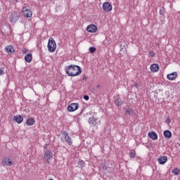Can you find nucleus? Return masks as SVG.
<instances>
[{"instance_id":"nucleus-27","label":"nucleus","mask_w":180,"mask_h":180,"mask_svg":"<svg viewBox=\"0 0 180 180\" xmlns=\"http://www.w3.org/2000/svg\"><path fill=\"white\" fill-rule=\"evenodd\" d=\"M4 74H5V72L1 68H0V76L4 75Z\"/></svg>"},{"instance_id":"nucleus-14","label":"nucleus","mask_w":180,"mask_h":180,"mask_svg":"<svg viewBox=\"0 0 180 180\" xmlns=\"http://www.w3.org/2000/svg\"><path fill=\"white\" fill-rule=\"evenodd\" d=\"M150 70L152 72H158L160 71V65L158 64H152L150 66Z\"/></svg>"},{"instance_id":"nucleus-25","label":"nucleus","mask_w":180,"mask_h":180,"mask_svg":"<svg viewBox=\"0 0 180 180\" xmlns=\"http://www.w3.org/2000/svg\"><path fill=\"white\" fill-rule=\"evenodd\" d=\"M89 51H90V53H95V51H96V48L91 46L89 48Z\"/></svg>"},{"instance_id":"nucleus-16","label":"nucleus","mask_w":180,"mask_h":180,"mask_svg":"<svg viewBox=\"0 0 180 180\" xmlns=\"http://www.w3.org/2000/svg\"><path fill=\"white\" fill-rule=\"evenodd\" d=\"M167 161H168V158L167 156H162L158 159V162L161 165H164Z\"/></svg>"},{"instance_id":"nucleus-18","label":"nucleus","mask_w":180,"mask_h":180,"mask_svg":"<svg viewBox=\"0 0 180 180\" xmlns=\"http://www.w3.org/2000/svg\"><path fill=\"white\" fill-rule=\"evenodd\" d=\"M34 123H36V120H34L33 117L29 118L26 121V124L27 126H33Z\"/></svg>"},{"instance_id":"nucleus-12","label":"nucleus","mask_w":180,"mask_h":180,"mask_svg":"<svg viewBox=\"0 0 180 180\" xmlns=\"http://www.w3.org/2000/svg\"><path fill=\"white\" fill-rule=\"evenodd\" d=\"M88 123L90 126H96L98 124V119L95 118L94 117H91L89 119Z\"/></svg>"},{"instance_id":"nucleus-22","label":"nucleus","mask_w":180,"mask_h":180,"mask_svg":"<svg viewBox=\"0 0 180 180\" xmlns=\"http://www.w3.org/2000/svg\"><path fill=\"white\" fill-rule=\"evenodd\" d=\"M172 174H174V175H179V172H180V170L179 169H178L177 167H176L175 169H174L172 171Z\"/></svg>"},{"instance_id":"nucleus-21","label":"nucleus","mask_w":180,"mask_h":180,"mask_svg":"<svg viewBox=\"0 0 180 180\" xmlns=\"http://www.w3.org/2000/svg\"><path fill=\"white\" fill-rule=\"evenodd\" d=\"M115 104L117 105V106H122L123 105V101H122V98H117L115 100Z\"/></svg>"},{"instance_id":"nucleus-28","label":"nucleus","mask_w":180,"mask_h":180,"mask_svg":"<svg viewBox=\"0 0 180 180\" xmlns=\"http://www.w3.org/2000/svg\"><path fill=\"white\" fill-rule=\"evenodd\" d=\"M84 99H85V101H89V96H84Z\"/></svg>"},{"instance_id":"nucleus-17","label":"nucleus","mask_w":180,"mask_h":180,"mask_svg":"<svg viewBox=\"0 0 180 180\" xmlns=\"http://www.w3.org/2000/svg\"><path fill=\"white\" fill-rule=\"evenodd\" d=\"M13 120H15L16 123L20 124L23 122V117H22V115H15L13 117Z\"/></svg>"},{"instance_id":"nucleus-26","label":"nucleus","mask_w":180,"mask_h":180,"mask_svg":"<svg viewBox=\"0 0 180 180\" xmlns=\"http://www.w3.org/2000/svg\"><path fill=\"white\" fill-rule=\"evenodd\" d=\"M149 56L150 57H155V53L153 52V51H149Z\"/></svg>"},{"instance_id":"nucleus-29","label":"nucleus","mask_w":180,"mask_h":180,"mask_svg":"<svg viewBox=\"0 0 180 180\" xmlns=\"http://www.w3.org/2000/svg\"><path fill=\"white\" fill-rule=\"evenodd\" d=\"M22 53L23 54H26V53H27V49H22Z\"/></svg>"},{"instance_id":"nucleus-3","label":"nucleus","mask_w":180,"mask_h":180,"mask_svg":"<svg viewBox=\"0 0 180 180\" xmlns=\"http://www.w3.org/2000/svg\"><path fill=\"white\" fill-rule=\"evenodd\" d=\"M53 160V152L50 150H45L44 152V160L46 164H50Z\"/></svg>"},{"instance_id":"nucleus-19","label":"nucleus","mask_w":180,"mask_h":180,"mask_svg":"<svg viewBox=\"0 0 180 180\" xmlns=\"http://www.w3.org/2000/svg\"><path fill=\"white\" fill-rule=\"evenodd\" d=\"M25 60L27 63H32V60H33V56L32 53H28L25 56Z\"/></svg>"},{"instance_id":"nucleus-6","label":"nucleus","mask_w":180,"mask_h":180,"mask_svg":"<svg viewBox=\"0 0 180 180\" xmlns=\"http://www.w3.org/2000/svg\"><path fill=\"white\" fill-rule=\"evenodd\" d=\"M113 9V6H112V4L109 2H105L103 4V10L104 12H111V11Z\"/></svg>"},{"instance_id":"nucleus-23","label":"nucleus","mask_w":180,"mask_h":180,"mask_svg":"<svg viewBox=\"0 0 180 180\" xmlns=\"http://www.w3.org/2000/svg\"><path fill=\"white\" fill-rule=\"evenodd\" d=\"M129 156H130V158H134V157H136V150H134L129 152Z\"/></svg>"},{"instance_id":"nucleus-1","label":"nucleus","mask_w":180,"mask_h":180,"mask_svg":"<svg viewBox=\"0 0 180 180\" xmlns=\"http://www.w3.org/2000/svg\"><path fill=\"white\" fill-rule=\"evenodd\" d=\"M65 71L68 77H77L81 75L82 70L77 65H70L65 68Z\"/></svg>"},{"instance_id":"nucleus-11","label":"nucleus","mask_w":180,"mask_h":180,"mask_svg":"<svg viewBox=\"0 0 180 180\" xmlns=\"http://www.w3.org/2000/svg\"><path fill=\"white\" fill-rule=\"evenodd\" d=\"M4 50L7 53V54H10V55L15 51V49H13V46L12 45L6 46Z\"/></svg>"},{"instance_id":"nucleus-13","label":"nucleus","mask_w":180,"mask_h":180,"mask_svg":"<svg viewBox=\"0 0 180 180\" xmlns=\"http://www.w3.org/2000/svg\"><path fill=\"white\" fill-rule=\"evenodd\" d=\"M65 140L68 143V146H72V139L70 137L68 133L65 131Z\"/></svg>"},{"instance_id":"nucleus-4","label":"nucleus","mask_w":180,"mask_h":180,"mask_svg":"<svg viewBox=\"0 0 180 180\" xmlns=\"http://www.w3.org/2000/svg\"><path fill=\"white\" fill-rule=\"evenodd\" d=\"M79 108V104L77 103H72L68 106V112H75V110H78Z\"/></svg>"},{"instance_id":"nucleus-5","label":"nucleus","mask_w":180,"mask_h":180,"mask_svg":"<svg viewBox=\"0 0 180 180\" xmlns=\"http://www.w3.org/2000/svg\"><path fill=\"white\" fill-rule=\"evenodd\" d=\"M22 13L25 18H32V16H33V13L32 11L27 9V7L22 8Z\"/></svg>"},{"instance_id":"nucleus-2","label":"nucleus","mask_w":180,"mask_h":180,"mask_svg":"<svg viewBox=\"0 0 180 180\" xmlns=\"http://www.w3.org/2000/svg\"><path fill=\"white\" fill-rule=\"evenodd\" d=\"M47 47L49 53H54V51L57 50V44L56 43V40L53 38H49Z\"/></svg>"},{"instance_id":"nucleus-20","label":"nucleus","mask_w":180,"mask_h":180,"mask_svg":"<svg viewBox=\"0 0 180 180\" xmlns=\"http://www.w3.org/2000/svg\"><path fill=\"white\" fill-rule=\"evenodd\" d=\"M163 134L166 139H171L172 137V133L169 130L164 131Z\"/></svg>"},{"instance_id":"nucleus-24","label":"nucleus","mask_w":180,"mask_h":180,"mask_svg":"<svg viewBox=\"0 0 180 180\" xmlns=\"http://www.w3.org/2000/svg\"><path fill=\"white\" fill-rule=\"evenodd\" d=\"M79 165H80V168H84V165H85V162L84 160H79L78 162Z\"/></svg>"},{"instance_id":"nucleus-9","label":"nucleus","mask_w":180,"mask_h":180,"mask_svg":"<svg viewBox=\"0 0 180 180\" xmlns=\"http://www.w3.org/2000/svg\"><path fill=\"white\" fill-rule=\"evenodd\" d=\"M19 20V14L18 13H14L10 17V21L11 23H16Z\"/></svg>"},{"instance_id":"nucleus-30","label":"nucleus","mask_w":180,"mask_h":180,"mask_svg":"<svg viewBox=\"0 0 180 180\" xmlns=\"http://www.w3.org/2000/svg\"><path fill=\"white\" fill-rule=\"evenodd\" d=\"M134 86H135L136 88H139V84H137V83H135V84H134Z\"/></svg>"},{"instance_id":"nucleus-33","label":"nucleus","mask_w":180,"mask_h":180,"mask_svg":"<svg viewBox=\"0 0 180 180\" xmlns=\"http://www.w3.org/2000/svg\"><path fill=\"white\" fill-rule=\"evenodd\" d=\"M167 122H169V123L170 122V121H169V120H167Z\"/></svg>"},{"instance_id":"nucleus-31","label":"nucleus","mask_w":180,"mask_h":180,"mask_svg":"<svg viewBox=\"0 0 180 180\" xmlns=\"http://www.w3.org/2000/svg\"><path fill=\"white\" fill-rule=\"evenodd\" d=\"M14 1H15V2H18V0H14Z\"/></svg>"},{"instance_id":"nucleus-34","label":"nucleus","mask_w":180,"mask_h":180,"mask_svg":"<svg viewBox=\"0 0 180 180\" xmlns=\"http://www.w3.org/2000/svg\"><path fill=\"white\" fill-rule=\"evenodd\" d=\"M126 112H129V110H127Z\"/></svg>"},{"instance_id":"nucleus-7","label":"nucleus","mask_w":180,"mask_h":180,"mask_svg":"<svg viewBox=\"0 0 180 180\" xmlns=\"http://www.w3.org/2000/svg\"><path fill=\"white\" fill-rule=\"evenodd\" d=\"M86 30L89 32V33H96L98 32V27L95 25H89L86 27Z\"/></svg>"},{"instance_id":"nucleus-15","label":"nucleus","mask_w":180,"mask_h":180,"mask_svg":"<svg viewBox=\"0 0 180 180\" xmlns=\"http://www.w3.org/2000/svg\"><path fill=\"white\" fill-rule=\"evenodd\" d=\"M148 137L152 140H157L158 139V135L155 131H150L148 134Z\"/></svg>"},{"instance_id":"nucleus-10","label":"nucleus","mask_w":180,"mask_h":180,"mask_svg":"<svg viewBox=\"0 0 180 180\" xmlns=\"http://www.w3.org/2000/svg\"><path fill=\"white\" fill-rule=\"evenodd\" d=\"M177 77H178V73L176 72H174L167 75V78L169 81H174V79H176Z\"/></svg>"},{"instance_id":"nucleus-32","label":"nucleus","mask_w":180,"mask_h":180,"mask_svg":"<svg viewBox=\"0 0 180 180\" xmlns=\"http://www.w3.org/2000/svg\"><path fill=\"white\" fill-rule=\"evenodd\" d=\"M167 122H169V123L170 122V121H169V120H167Z\"/></svg>"},{"instance_id":"nucleus-8","label":"nucleus","mask_w":180,"mask_h":180,"mask_svg":"<svg viewBox=\"0 0 180 180\" xmlns=\"http://www.w3.org/2000/svg\"><path fill=\"white\" fill-rule=\"evenodd\" d=\"M2 164L6 167H12L13 165V162L9 158H4L2 160Z\"/></svg>"}]
</instances>
